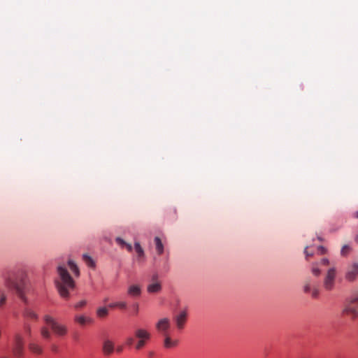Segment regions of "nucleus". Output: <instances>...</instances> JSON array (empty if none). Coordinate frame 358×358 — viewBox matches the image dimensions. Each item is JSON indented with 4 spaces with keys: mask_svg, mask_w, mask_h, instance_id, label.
<instances>
[{
    "mask_svg": "<svg viewBox=\"0 0 358 358\" xmlns=\"http://www.w3.org/2000/svg\"><path fill=\"white\" fill-rule=\"evenodd\" d=\"M164 337V347L165 348H174L178 345V341L177 340H173L169 334L163 335Z\"/></svg>",
    "mask_w": 358,
    "mask_h": 358,
    "instance_id": "nucleus-14",
    "label": "nucleus"
},
{
    "mask_svg": "<svg viewBox=\"0 0 358 358\" xmlns=\"http://www.w3.org/2000/svg\"><path fill=\"white\" fill-rule=\"evenodd\" d=\"M115 241L120 246H122V247H124L125 246L126 242L123 239H122L121 238L117 237L115 238Z\"/></svg>",
    "mask_w": 358,
    "mask_h": 358,
    "instance_id": "nucleus-30",
    "label": "nucleus"
},
{
    "mask_svg": "<svg viewBox=\"0 0 358 358\" xmlns=\"http://www.w3.org/2000/svg\"><path fill=\"white\" fill-rule=\"evenodd\" d=\"M127 294L131 297H138L141 294L139 285H132L128 287Z\"/></svg>",
    "mask_w": 358,
    "mask_h": 358,
    "instance_id": "nucleus-13",
    "label": "nucleus"
},
{
    "mask_svg": "<svg viewBox=\"0 0 358 358\" xmlns=\"http://www.w3.org/2000/svg\"><path fill=\"white\" fill-rule=\"evenodd\" d=\"M304 253L306 255V258L308 259V257H311L313 255V252H310L308 251V247H306L304 250Z\"/></svg>",
    "mask_w": 358,
    "mask_h": 358,
    "instance_id": "nucleus-34",
    "label": "nucleus"
},
{
    "mask_svg": "<svg viewBox=\"0 0 358 358\" xmlns=\"http://www.w3.org/2000/svg\"><path fill=\"white\" fill-rule=\"evenodd\" d=\"M5 286L22 297L26 287V273L22 269H13L3 274Z\"/></svg>",
    "mask_w": 358,
    "mask_h": 358,
    "instance_id": "nucleus-1",
    "label": "nucleus"
},
{
    "mask_svg": "<svg viewBox=\"0 0 358 358\" xmlns=\"http://www.w3.org/2000/svg\"><path fill=\"white\" fill-rule=\"evenodd\" d=\"M108 301V299H104V302H106Z\"/></svg>",
    "mask_w": 358,
    "mask_h": 358,
    "instance_id": "nucleus-45",
    "label": "nucleus"
},
{
    "mask_svg": "<svg viewBox=\"0 0 358 358\" xmlns=\"http://www.w3.org/2000/svg\"><path fill=\"white\" fill-rule=\"evenodd\" d=\"M336 269L335 267H331L329 268L324 275L323 280V287L327 291L330 292L333 290L336 285Z\"/></svg>",
    "mask_w": 358,
    "mask_h": 358,
    "instance_id": "nucleus-3",
    "label": "nucleus"
},
{
    "mask_svg": "<svg viewBox=\"0 0 358 358\" xmlns=\"http://www.w3.org/2000/svg\"><path fill=\"white\" fill-rule=\"evenodd\" d=\"M116 350H117V352H121L122 351V350H123V347L122 346H118Z\"/></svg>",
    "mask_w": 358,
    "mask_h": 358,
    "instance_id": "nucleus-41",
    "label": "nucleus"
},
{
    "mask_svg": "<svg viewBox=\"0 0 358 358\" xmlns=\"http://www.w3.org/2000/svg\"><path fill=\"white\" fill-rule=\"evenodd\" d=\"M310 292L313 298H317L320 294L319 289L317 288L313 289Z\"/></svg>",
    "mask_w": 358,
    "mask_h": 358,
    "instance_id": "nucleus-31",
    "label": "nucleus"
},
{
    "mask_svg": "<svg viewBox=\"0 0 358 358\" xmlns=\"http://www.w3.org/2000/svg\"><path fill=\"white\" fill-rule=\"evenodd\" d=\"M318 266H319L318 262H314L312 264L311 271H312V273L315 276H319L321 273V271Z\"/></svg>",
    "mask_w": 358,
    "mask_h": 358,
    "instance_id": "nucleus-21",
    "label": "nucleus"
},
{
    "mask_svg": "<svg viewBox=\"0 0 358 358\" xmlns=\"http://www.w3.org/2000/svg\"><path fill=\"white\" fill-rule=\"evenodd\" d=\"M354 217L358 218V210L354 213Z\"/></svg>",
    "mask_w": 358,
    "mask_h": 358,
    "instance_id": "nucleus-42",
    "label": "nucleus"
},
{
    "mask_svg": "<svg viewBox=\"0 0 358 358\" xmlns=\"http://www.w3.org/2000/svg\"><path fill=\"white\" fill-rule=\"evenodd\" d=\"M134 248L139 258L144 256V251L138 242L135 243Z\"/></svg>",
    "mask_w": 358,
    "mask_h": 358,
    "instance_id": "nucleus-22",
    "label": "nucleus"
},
{
    "mask_svg": "<svg viewBox=\"0 0 358 358\" xmlns=\"http://www.w3.org/2000/svg\"><path fill=\"white\" fill-rule=\"evenodd\" d=\"M155 248L157 253L162 255L164 252V245L159 237L155 238Z\"/></svg>",
    "mask_w": 358,
    "mask_h": 358,
    "instance_id": "nucleus-16",
    "label": "nucleus"
},
{
    "mask_svg": "<svg viewBox=\"0 0 358 358\" xmlns=\"http://www.w3.org/2000/svg\"><path fill=\"white\" fill-rule=\"evenodd\" d=\"M59 279L55 281L56 287L61 297L68 299L69 292L76 287V282L66 268L63 266L57 267Z\"/></svg>",
    "mask_w": 358,
    "mask_h": 358,
    "instance_id": "nucleus-2",
    "label": "nucleus"
},
{
    "mask_svg": "<svg viewBox=\"0 0 358 358\" xmlns=\"http://www.w3.org/2000/svg\"><path fill=\"white\" fill-rule=\"evenodd\" d=\"M149 341L150 340H138L135 345V349L138 350L142 349Z\"/></svg>",
    "mask_w": 358,
    "mask_h": 358,
    "instance_id": "nucleus-24",
    "label": "nucleus"
},
{
    "mask_svg": "<svg viewBox=\"0 0 358 358\" xmlns=\"http://www.w3.org/2000/svg\"><path fill=\"white\" fill-rule=\"evenodd\" d=\"M171 326L170 320L167 317L160 319L156 324L157 330L162 335L168 334V330Z\"/></svg>",
    "mask_w": 358,
    "mask_h": 358,
    "instance_id": "nucleus-10",
    "label": "nucleus"
},
{
    "mask_svg": "<svg viewBox=\"0 0 358 358\" xmlns=\"http://www.w3.org/2000/svg\"><path fill=\"white\" fill-rule=\"evenodd\" d=\"M135 310H136V311H138V305L136 303L135 304Z\"/></svg>",
    "mask_w": 358,
    "mask_h": 358,
    "instance_id": "nucleus-44",
    "label": "nucleus"
},
{
    "mask_svg": "<svg viewBox=\"0 0 358 358\" xmlns=\"http://www.w3.org/2000/svg\"><path fill=\"white\" fill-rule=\"evenodd\" d=\"M352 248L349 245H344L341 250V255L343 257L348 255V254L351 251Z\"/></svg>",
    "mask_w": 358,
    "mask_h": 358,
    "instance_id": "nucleus-25",
    "label": "nucleus"
},
{
    "mask_svg": "<svg viewBox=\"0 0 358 358\" xmlns=\"http://www.w3.org/2000/svg\"><path fill=\"white\" fill-rule=\"evenodd\" d=\"M317 250H318V252H320V254H321V255L325 254L327 252V250L322 246H319L317 248Z\"/></svg>",
    "mask_w": 358,
    "mask_h": 358,
    "instance_id": "nucleus-36",
    "label": "nucleus"
},
{
    "mask_svg": "<svg viewBox=\"0 0 358 358\" xmlns=\"http://www.w3.org/2000/svg\"><path fill=\"white\" fill-rule=\"evenodd\" d=\"M41 334L42 336L45 338H50V333L46 327L41 328Z\"/></svg>",
    "mask_w": 358,
    "mask_h": 358,
    "instance_id": "nucleus-27",
    "label": "nucleus"
},
{
    "mask_svg": "<svg viewBox=\"0 0 358 358\" xmlns=\"http://www.w3.org/2000/svg\"><path fill=\"white\" fill-rule=\"evenodd\" d=\"M96 315L99 317H106L108 315V310L106 307H99L96 310Z\"/></svg>",
    "mask_w": 358,
    "mask_h": 358,
    "instance_id": "nucleus-19",
    "label": "nucleus"
},
{
    "mask_svg": "<svg viewBox=\"0 0 358 358\" xmlns=\"http://www.w3.org/2000/svg\"><path fill=\"white\" fill-rule=\"evenodd\" d=\"M342 313L352 320L358 317V296L346 303Z\"/></svg>",
    "mask_w": 358,
    "mask_h": 358,
    "instance_id": "nucleus-4",
    "label": "nucleus"
},
{
    "mask_svg": "<svg viewBox=\"0 0 358 358\" xmlns=\"http://www.w3.org/2000/svg\"><path fill=\"white\" fill-rule=\"evenodd\" d=\"M6 301V295L3 289L0 286V309L3 307Z\"/></svg>",
    "mask_w": 358,
    "mask_h": 358,
    "instance_id": "nucleus-20",
    "label": "nucleus"
},
{
    "mask_svg": "<svg viewBox=\"0 0 358 358\" xmlns=\"http://www.w3.org/2000/svg\"><path fill=\"white\" fill-rule=\"evenodd\" d=\"M12 350L16 357H20L23 354L24 340L22 336L19 334H16L14 336L13 343L12 345Z\"/></svg>",
    "mask_w": 358,
    "mask_h": 358,
    "instance_id": "nucleus-6",
    "label": "nucleus"
},
{
    "mask_svg": "<svg viewBox=\"0 0 358 358\" xmlns=\"http://www.w3.org/2000/svg\"><path fill=\"white\" fill-rule=\"evenodd\" d=\"M303 290L306 293H308V292H311L312 289H311L310 284L309 282L306 283V285H304Z\"/></svg>",
    "mask_w": 358,
    "mask_h": 358,
    "instance_id": "nucleus-33",
    "label": "nucleus"
},
{
    "mask_svg": "<svg viewBox=\"0 0 358 358\" xmlns=\"http://www.w3.org/2000/svg\"><path fill=\"white\" fill-rule=\"evenodd\" d=\"M68 264H69V266L71 271H72V273L76 276H77V277L79 276V275H80L79 268H78V266L75 264V262L73 261H72V260H69Z\"/></svg>",
    "mask_w": 358,
    "mask_h": 358,
    "instance_id": "nucleus-17",
    "label": "nucleus"
},
{
    "mask_svg": "<svg viewBox=\"0 0 358 358\" xmlns=\"http://www.w3.org/2000/svg\"><path fill=\"white\" fill-rule=\"evenodd\" d=\"M134 337H128L127 339H126V344L129 346H131L134 344Z\"/></svg>",
    "mask_w": 358,
    "mask_h": 358,
    "instance_id": "nucleus-32",
    "label": "nucleus"
},
{
    "mask_svg": "<svg viewBox=\"0 0 358 358\" xmlns=\"http://www.w3.org/2000/svg\"><path fill=\"white\" fill-rule=\"evenodd\" d=\"M83 259L85 262V263L90 267H94L95 264L93 259L87 254H84L83 255Z\"/></svg>",
    "mask_w": 358,
    "mask_h": 358,
    "instance_id": "nucleus-23",
    "label": "nucleus"
},
{
    "mask_svg": "<svg viewBox=\"0 0 358 358\" xmlns=\"http://www.w3.org/2000/svg\"><path fill=\"white\" fill-rule=\"evenodd\" d=\"M24 315L30 319H37V315L31 309H27L24 312Z\"/></svg>",
    "mask_w": 358,
    "mask_h": 358,
    "instance_id": "nucleus-26",
    "label": "nucleus"
},
{
    "mask_svg": "<svg viewBox=\"0 0 358 358\" xmlns=\"http://www.w3.org/2000/svg\"><path fill=\"white\" fill-rule=\"evenodd\" d=\"M358 276V263L355 262L350 264L345 272V279L348 281H354Z\"/></svg>",
    "mask_w": 358,
    "mask_h": 358,
    "instance_id": "nucleus-8",
    "label": "nucleus"
},
{
    "mask_svg": "<svg viewBox=\"0 0 358 358\" xmlns=\"http://www.w3.org/2000/svg\"><path fill=\"white\" fill-rule=\"evenodd\" d=\"M329 264V261L327 258H323L320 261V264L322 265H328Z\"/></svg>",
    "mask_w": 358,
    "mask_h": 358,
    "instance_id": "nucleus-37",
    "label": "nucleus"
},
{
    "mask_svg": "<svg viewBox=\"0 0 358 358\" xmlns=\"http://www.w3.org/2000/svg\"><path fill=\"white\" fill-rule=\"evenodd\" d=\"M102 350L105 355L108 356L113 352L114 344L110 340H106L103 343Z\"/></svg>",
    "mask_w": 358,
    "mask_h": 358,
    "instance_id": "nucleus-12",
    "label": "nucleus"
},
{
    "mask_svg": "<svg viewBox=\"0 0 358 358\" xmlns=\"http://www.w3.org/2000/svg\"><path fill=\"white\" fill-rule=\"evenodd\" d=\"M151 283L148 285L147 291L149 293H157L162 289L161 282L158 280V274L155 273L152 275Z\"/></svg>",
    "mask_w": 358,
    "mask_h": 358,
    "instance_id": "nucleus-9",
    "label": "nucleus"
},
{
    "mask_svg": "<svg viewBox=\"0 0 358 358\" xmlns=\"http://www.w3.org/2000/svg\"><path fill=\"white\" fill-rule=\"evenodd\" d=\"M134 336L138 340H150L151 338L150 333L143 328L136 329L134 331Z\"/></svg>",
    "mask_w": 358,
    "mask_h": 358,
    "instance_id": "nucleus-11",
    "label": "nucleus"
},
{
    "mask_svg": "<svg viewBox=\"0 0 358 358\" xmlns=\"http://www.w3.org/2000/svg\"><path fill=\"white\" fill-rule=\"evenodd\" d=\"M76 322L81 325L85 324L87 322H91L92 320L90 317H86L83 315H77L75 317Z\"/></svg>",
    "mask_w": 358,
    "mask_h": 358,
    "instance_id": "nucleus-18",
    "label": "nucleus"
},
{
    "mask_svg": "<svg viewBox=\"0 0 358 358\" xmlns=\"http://www.w3.org/2000/svg\"><path fill=\"white\" fill-rule=\"evenodd\" d=\"M116 306H117V302L110 303L108 305V308H115Z\"/></svg>",
    "mask_w": 358,
    "mask_h": 358,
    "instance_id": "nucleus-39",
    "label": "nucleus"
},
{
    "mask_svg": "<svg viewBox=\"0 0 358 358\" xmlns=\"http://www.w3.org/2000/svg\"><path fill=\"white\" fill-rule=\"evenodd\" d=\"M87 304L86 300H82L78 303H76L74 306L76 309H80L83 308Z\"/></svg>",
    "mask_w": 358,
    "mask_h": 358,
    "instance_id": "nucleus-29",
    "label": "nucleus"
},
{
    "mask_svg": "<svg viewBox=\"0 0 358 358\" xmlns=\"http://www.w3.org/2000/svg\"><path fill=\"white\" fill-rule=\"evenodd\" d=\"M187 311L186 310H180L178 314H176L173 320L176 323V327L181 330L184 328L185 324L187 322Z\"/></svg>",
    "mask_w": 358,
    "mask_h": 358,
    "instance_id": "nucleus-7",
    "label": "nucleus"
},
{
    "mask_svg": "<svg viewBox=\"0 0 358 358\" xmlns=\"http://www.w3.org/2000/svg\"><path fill=\"white\" fill-rule=\"evenodd\" d=\"M24 330H25V332L28 334V335H30L31 334V327L27 324H24Z\"/></svg>",
    "mask_w": 358,
    "mask_h": 358,
    "instance_id": "nucleus-35",
    "label": "nucleus"
},
{
    "mask_svg": "<svg viewBox=\"0 0 358 358\" xmlns=\"http://www.w3.org/2000/svg\"><path fill=\"white\" fill-rule=\"evenodd\" d=\"M124 247H126V248L127 249V250H128L129 252H131V251H132V249H133V248H132V246H131V244L126 243V244H125V246H124Z\"/></svg>",
    "mask_w": 358,
    "mask_h": 358,
    "instance_id": "nucleus-38",
    "label": "nucleus"
},
{
    "mask_svg": "<svg viewBox=\"0 0 358 358\" xmlns=\"http://www.w3.org/2000/svg\"><path fill=\"white\" fill-rule=\"evenodd\" d=\"M45 323L50 325L52 331L58 336H64L67 333V329L64 325L57 322L53 317L46 315L44 316Z\"/></svg>",
    "mask_w": 358,
    "mask_h": 358,
    "instance_id": "nucleus-5",
    "label": "nucleus"
},
{
    "mask_svg": "<svg viewBox=\"0 0 358 358\" xmlns=\"http://www.w3.org/2000/svg\"><path fill=\"white\" fill-rule=\"evenodd\" d=\"M355 241L358 243V234L355 236Z\"/></svg>",
    "mask_w": 358,
    "mask_h": 358,
    "instance_id": "nucleus-43",
    "label": "nucleus"
},
{
    "mask_svg": "<svg viewBox=\"0 0 358 358\" xmlns=\"http://www.w3.org/2000/svg\"><path fill=\"white\" fill-rule=\"evenodd\" d=\"M116 308H120L121 310H124L127 308V302L123 301H117Z\"/></svg>",
    "mask_w": 358,
    "mask_h": 358,
    "instance_id": "nucleus-28",
    "label": "nucleus"
},
{
    "mask_svg": "<svg viewBox=\"0 0 358 358\" xmlns=\"http://www.w3.org/2000/svg\"><path fill=\"white\" fill-rule=\"evenodd\" d=\"M29 349L33 353L38 355L41 354L43 352L42 348L35 343H30L29 344Z\"/></svg>",
    "mask_w": 358,
    "mask_h": 358,
    "instance_id": "nucleus-15",
    "label": "nucleus"
},
{
    "mask_svg": "<svg viewBox=\"0 0 358 358\" xmlns=\"http://www.w3.org/2000/svg\"><path fill=\"white\" fill-rule=\"evenodd\" d=\"M51 349H52V351H54V352H57V351L58 348H57V346L56 345H52L51 346Z\"/></svg>",
    "mask_w": 358,
    "mask_h": 358,
    "instance_id": "nucleus-40",
    "label": "nucleus"
}]
</instances>
